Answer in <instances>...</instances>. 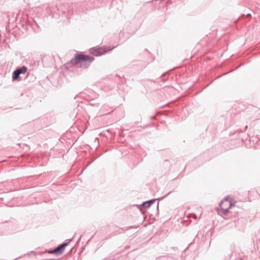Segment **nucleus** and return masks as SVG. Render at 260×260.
<instances>
[{"mask_svg": "<svg viewBox=\"0 0 260 260\" xmlns=\"http://www.w3.org/2000/svg\"><path fill=\"white\" fill-rule=\"evenodd\" d=\"M48 253H50V254H55L56 255H58L57 254V251L56 250V249H52V250H50L49 251H48Z\"/></svg>", "mask_w": 260, "mask_h": 260, "instance_id": "nucleus-8", "label": "nucleus"}, {"mask_svg": "<svg viewBox=\"0 0 260 260\" xmlns=\"http://www.w3.org/2000/svg\"><path fill=\"white\" fill-rule=\"evenodd\" d=\"M16 70L20 75L21 74H24L27 71V68L25 66H23L21 68L17 69Z\"/></svg>", "mask_w": 260, "mask_h": 260, "instance_id": "nucleus-6", "label": "nucleus"}, {"mask_svg": "<svg viewBox=\"0 0 260 260\" xmlns=\"http://www.w3.org/2000/svg\"><path fill=\"white\" fill-rule=\"evenodd\" d=\"M71 241L72 239H70L68 242H64L55 248L58 255L61 254L63 253L65 247L69 245V244Z\"/></svg>", "mask_w": 260, "mask_h": 260, "instance_id": "nucleus-4", "label": "nucleus"}, {"mask_svg": "<svg viewBox=\"0 0 260 260\" xmlns=\"http://www.w3.org/2000/svg\"><path fill=\"white\" fill-rule=\"evenodd\" d=\"M112 49H108L105 47H93L89 49V52L94 56H100L108 51L112 50Z\"/></svg>", "mask_w": 260, "mask_h": 260, "instance_id": "nucleus-2", "label": "nucleus"}, {"mask_svg": "<svg viewBox=\"0 0 260 260\" xmlns=\"http://www.w3.org/2000/svg\"><path fill=\"white\" fill-rule=\"evenodd\" d=\"M94 57L89 56L82 53L76 54L75 57L72 58L69 62L66 63L67 67L77 65L81 68L86 69L88 68L90 63L94 60Z\"/></svg>", "mask_w": 260, "mask_h": 260, "instance_id": "nucleus-1", "label": "nucleus"}, {"mask_svg": "<svg viewBox=\"0 0 260 260\" xmlns=\"http://www.w3.org/2000/svg\"><path fill=\"white\" fill-rule=\"evenodd\" d=\"M156 201L155 199L150 200L146 201L142 204L143 206L145 208H148Z\"/></svg>", "mask_w": 260, "mask_h": 260, "instance_id": "nucleus-5", "label": "nucleus"}, {"mask_svg": "<svg viewBox=\"0 0 260 260\" xmlns=\"http://www.w3.org/2000/svg\"><path fill=\"white\" fill-rule=\"evenodd\" d=\"M20 74L17 70H15L12 74V79L13 81L17 80L19 78Z\"/></svg>", "mask_w": 260, "mask_h": 260, "instance_id": "nucleus-7", "label": "nucleus"}, {"mask_svg": "<svg viewBox=\"0 0 260 260\" xmlns=\"http://www.w3.org/2000/svg\"><path fill=\"white\" fill-rule=\"evenodd\" d=\"M170 193H171V192H168V193L167 195L165 196L164 197H162V198H161L158 199V200H160V199H163L164 197H167V196L168 194H170Z\"/></svg>", "mask_w": 260, "mask_h": 260, "instance_id": "nucleus-9", "label": "nucleus"}, {"mask_svg": "<svg viewBox=\"0 0 260 260\" xmlns=\"http://www.w3.org/2000/svg\"><path fill=\"white\" fill-rule=\"evenodd\" d=\"M232 206V204L231 201H229L228 199H224L222 201L220 204H219V206L222 211V213L223 214H226L228 212L229 209Z\"/></svg>", "mask_w": 260, "mask_h": 260, "instance_id": "nucleus-3", "label": "nucleus"}]
</instances>
